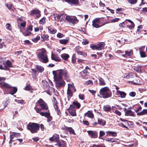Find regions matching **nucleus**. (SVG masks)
I'll use <instances>...</instances> for the list:
<instances>
[{
	"label": "nucleus",
	"instance_id": "20",
	"mask_svg": "<svg viewBox=\"0 0 147 147\" xmlns=\"http://www.w3.org/2000/svg\"><path fill=\"white\" fill-rule=\"evenodd\" d=\"M117 93L119 94L120 95L121 98H124L125 97L126 95V94L124 92L121 91L119 90H117L116 91Z\"/></svg>",
	"mask_w": 147,
	"mask_h": 147
},
{
	"label": "nucleus",
	"instance_id": "50",
	"mask_svg": "<svg viewBox=\"0 0 147 147\" xmlns=\"http://www.w3.org/2000/svg\"><path fill=\"white\" fill-rule=\"evenodd\" d=\"M73 104L76 106L78 109H79L80 106V105L79 103L77 102H73Z\"/></svg>",
	"mask_w": 147,
	"mask_h": 147
},
{
	"label": "nucleus",
	"instance_id": "58",
	"mask_svg": "<svg viewBox=\"0 0 147 147\" xmlns=\"http://www.w3.org/2000/svg\"><path fill=\"white\" fill-rule=\"evenodd\" d=\"M20 26L24 28L25 27L26 24V22L25 21H23L22 22L20 23Z\"/></svg>",
	"mask_w": 147,
	"mask_h": 147
},
{
	"label": "nucleus",
	"instance_id": "51",
	"mask_svg": "<svg viewBox=\"0 0 147 147\" xmlns=\"http://www.w3.org/2000/svg\"><path fill=\"white\" fill-rule=\"evenodd\" d=\"M120 19L119 18H113L110 21V22L111 23H113V22H118L119 20Z\"/></svg>",
	"mask_w": 147,
	"mask_h": 147
},
{
	"label": "nucleus",
	"instance_id": "3",
	"mask_svg": "<svg viewBox=\"0 0 147 147\" xmlns=\"http://www.w3.org/2000/svg\"><path fill=\"white\" fill-rule=\"evenodd\" d=\"M99 93L104 98H108L111 96V93L109 87H107L101 88L100 90Z\"/></svg>",
	"mask_w": 147,
	"mask_h": 147
},
{
	"label": "nucleus",
	"instance_id": "61",
	"mask_svg": "<svg viewBox=\"0 0 147 147\" xmlns=\"http://www.w3.org/2000/svg\"><path fill=\"white\" fill-rule=\"evenodd\" d=\"M15 101L16 102H18L19 103L22 104L24 102V101L23 100H19L18 99H15Z\"/></svg>",
	"mask_w": 147,
	"mask_h": 147
},
{
	"label": "nucleus",
	"instance_id": "46",
	"mask_svg": "<svg viewBox=\"0 0 147 147\" xmlns=\"http://www.w3.org/2000/svg\"><path fill=\"white\" fill-rule=\"evenodd\" d=\"M6 27L7 30L9 31L11 30V25L9 23H7L6 25Z\"/></svg>",
	"mask_w": 147,
	"mask_h": 147
},
{
	"label": "nucleus",
	"instance_id": "41",
	"mask_svg": "<svg viewBox=\"0 0 147 147\" xmlns=\"http://www.w3.org/2000/svg\"><path fill=\"white\" fill-rule=\"evenodd\" d=\"M67 94L68 96L71 97L73 94V92L70 89L67 88Z\"/></svg>",
	"mask_w": 147,
	"mask_h": 147
},
{
	"label": "nucleus",
	"instance_id": "31",
	"mask_svg": "<svg viewBox=\"0 0 147 147\" xmlns=\"http://www.w3.org/2000/svg\"><path fill=\"white\" fill-rule=\"evenodd\" d=\"M77 53L78 55H81L85 57H86L87 55L86 53L81 51H77Z\"/></svg>",
	"mask_w": 147,
	"mask_h": 147
},
{
	"label": "nucleus",
	"instance_id": "29",
	"mask_svg": "<svg viewBox=\"0 0 147 147\" xmlns=\"http://www.w3.org/2000/svg\"><path fill=\"white\" fill-rule=\"evenodd\" d=\"M103 108L104 111H109L111 109V107L109 105H104Z\"/></svg>",
	"mask_w": 147,
	"mask_h": 147
},
{
	"label": "nucleus",
	"instance_id": "53",
	"mask_svg": "<svg viewBox=\"0 0 147 147\" xmlns=\"http://www.w3.org/2000/svg\"><path fill=\"white\" fill-rule=\"evenodd\" d=\"M76 55L75 54H74L72 56V62L74 63L76 62Z\"/></svg>",
	"mask_w": 147,
	"mask_h": 147
},
{
	"label": "nucleus",
	"instance_id": "60",
	"mask_svg": "<svg viewBox=\"0 0 147 147\" xmlns=\"http://www.w3.org/2000/svg\"><path fill=\"white\" fill-rule=\"evenodd\" d=\"M6 47V45L5 44L4 42L0 43V49H1L3 48H5Z\"/></svg>",
	"mask_w": 147,
	"mask_h": 147
},
{
	"label": "nucleus",
	"instance_id": "45",
	"mask_svg": "<svg viewBox=\"0 0 147 147\" xmlns=\"http://www.w3.org/2000/svg\"><path fill=\"white\" fill-rule=\"evenodd\" d=\"M23 34L24 36H27L30 35L31 32L27 30L25 32H23Z\"/></svg>",
	"mask_w": 147,
	"mask_h": 147
},
{
	"label": "nucleus",
	"instance_id": "55",
	"mask_svg": "<svg viewBox=\"0 0 147 147\" xmlns=\"http://www.w3.org/2000/svg\"><path fill=\"white\" fill-rule=\"evenodd\" d=\"M72 17H71L69 16H67L65 19L68 22H71Z\"/></svg>",
	"mask_w": 147,
	"mask_h": 147
},
{
	"label": "nucleus",
	"instance_id": "23",
	"mask_svg": "<svg viewBox=\"0 0 147 147\" xmlns=\"http://www.w3.org/2000/svg\"><path fill=\"white\" fill-rule=\"evenodd\" d=\"M4 65L5 67L7 70L8 67H10L11 66V63L9 61L7 60L4 62Z\"/></svg>",
	"mask_w": 147,
	"mask_h": 147
},
{
	"label": "nucleus",
	"instance_id": "52",
	"mask_svg": "<svg viewBox=\"0 0 147 147\" xmlns=\"http://www.w3.org/2000/svg\"><path fill=\"white\" fill-rule=\"evenodd\" d=\"M54 99H55V101H54V107L55 110H57L59 109H58V106H57V105L56 104V103H57V102L55 98H54Z\"/></svg>",
	"mask_w": 147,
	"mask_h": 147
},
{
	"label": "nucleus",
	"instance_id": "22",
	"mask_svg": "<svg viewBox=\"0 0 147 147\" xmlns=\"http://www.w3.org/2000/svg\"><path fill=\"white\" fill-rule=\"evenodd\" d=\"M126 20H127L131 24V25H127V27L129 28L130 29H131L132 28H134L135 26V24L133 22H132L131 20L129 19Z\"/></svg>",
	"mask_w": 147,
	"mask_h": 147
},
{
	"label": "nucleus",
	"instance_id": "57",
	"mask_svg": "<svg viewBox=\"0 0 147 147\" xmlns=\"http://www.w3.org/2000/svg\"><path fill=\"white\" fill-rule=\"evenodd\" d=\"M105 133L104 131H100L99 132V138H100V137H101L105 135Z\"/></svg>",
	"mask_w": 147,
	"mask_h": 147
},
{
	"label": "nucleus",
	"instance_id": "15",
	"mask_svg": "<svg viewBox=\"0 0 147 147\" xmlns=\"http://www.w3.org/2000/svg\"><path fill=\"white\" fill-rule=\"evenodd\" d=\"M65 1L69 4H78L79 3V0H65Z\"/></svg>",
	"mask_w": 147,
	"mask_h": 147
},
{
	"label": "nucleus",
	"instance_id": "16",
	"mask_svg": "<svg viewBox=\"0 0 147 147\" xmlns=\"http://www.w3.org/2000/svg\"><path fill=\"white\" fill-rule=\"evenodd\" d=\"M72 106L71 105H70V107L68 109L69 110V113L71 115L73 116H76V114L75 109H74L73 110H71Z\"/></svg>",
	"mask_w": 147,
	"mask_h": 147
},
{
	"label": "nucleus",
	"instance_id": "32",
	"mask_svg": "<svg viewBox=\"0 0 147 147\" xmlns=\"http://www.w3.org/2000/svg\"><path fill=\"white\" fill-rule=\"evenodd\" d=\"M69 41L68 39H61L59 40V42L63 45H65Z\"/></svg>",
	"mask_w": 147,
	"mask_h": 147
},
{
	"label": "nucleus",
	"instance_id": "21",
	"mask_svg": "<svg viewBox=\"0 0 147 147\" xmlns=\"http://www.w3.org/2000/svg\"><path fill=\"white\" fill-rule=\"evenodd\" d=\"M10 93L12 95H13L15 94L17 91V88L14 87L13 88H10Z\"/></svg>",
	"mask_w": 147,
	"mask_h": 147
},
{
	"label": "nucleus",
	"instance_id": "27",
	"mask_svg": "<svg viewBox=\"0 0 147 147\" xmlns=\"http://www.w3.org/2000/svg\"><path fill=\"white\" fill-rule=\"evenodd\" d=\"M6 5L9 10L10 11H13L14 6L12 4L8 3L6 4Z\"/></svg>",
	"mask_w": 147,
	"mask_h": 147
},
{
	"label": "nucleus",
	"instance_id": "28",
	"mask_svg": "<svg viewBox=\"0 0 147 147\" xmlns=\"http://www.w3.org/2000/svg\"><path fill=\"white\" fill-rule=\"evenodd\" d=\"M98 123L100 125L104 126L106 124V121L101 119H98Z\"/></svg>",
	"mask_w": 147,
	"mask_h": 147
},
{
	"label": "nucleus",
	"instance_id": "6",
	"mask_svg": "<svg viewBox=\"0 0 147 147\" xmlns=\"http://www.w3.org/2000/svg\"><path fill=\"white\" fill-rule=\"evenodd\" d=\"M42 110H46L48 109V107L46 104L42 99H40L37 101Z\"/></svg>",
	"mask_w": 147,
	"mask_h": 147
},
{
	"label": "nucleus",
	"instance_id": "33",
	"mask_svg": "<svg viewBox=\"0 0 147 147\" xmlns=\"http://www.w3.org/2000/svg\"><path fill=\"white\" fill-rule=\"evenodd\" d=\"M99 84L100 85H104L105 84V82L104 80L102 78L99 79Z\"/></svg>",
	"mask_w": 147,
	"mask_h": 147
},
{
	"label": "nucleus",
	"instance_id": "19",
	"mask_svg": "<svg viewBox=\"0 0 147 147\" xmlns=\"http://www.w3.org/2000/svg\"><path fill=\"white\" fill-rule=\"evenodd\" d=\"M48 30L49 32L52 34H55L57 32L56 30L52 28L50 26L48 27Z\"/></svg>",
	"mask_w": 147,
	"mask_h": 147
},
{
	"label": "nucleus",
	"instance_id": "44",
	"mask_svg": "<svg viewBox=\"0 0 147 147\" xmlns=\"http://www.w3.org/2000/svg\"><path fill=\"white\" fill-rule=\"evenodd\" d=\"M40 39V36H37L36 38H33L32 39V40L34 42H37Z\"/></svg>",
	"mask_w": 147,
	"mask_h": 147
},
{
	"label": "nucleus",
	"instance_id": "24",
	"mask_svg": "<svg viewBox=\"0 0 147 147\" xmlns=\"http://www.w3.org/2000/svg\"><path fill=\"white\" fill-rule=\"evenodd\" d=\"M36 68L41 73L43 72L44 70L43 67L38 65H37L36 66Z\"/></svg>",
	"mask_w": 147,
	"mask_h": 147
},
{
	"label": "nucleus",
	"instance_id": "7",
	"mask_svg": "<svg viewBox=\"0 0 147 147\" xmlns=\"http://www.w3.org/2000/svg\"><path fill=\"white\" fill-rule=\"evenodd\" d=\"M40 12V11L38 9H32L30 11V15L32 16L36 15V17L38 18L41 15Z\"/></svg>",
	"mask_w": 147,
	"mask_h": 147
},
{
	"label": "nucleus",
	"instance_id": "36",
	"mask_svg": "<svg viewBox=\"0 0 147 147\" xmlns=\"http://www.w3.org/2000/svg\"><path fill=\"white\" fill-rule=\"evenodd\" d=\"M67 131L69 132L70 134L74 135L75 134L74 130L71 127H68L67 128Z\"/></svg>",
	"mask_w": 147,
	"mask_h": 147
},
{
	"label": "nucleus",
	"instance_id": "10",
	"mask_svg": "<svg viewBox=\"0 0 147 147\" xmlns=\"http://www.w3.org/2000/svg\"><path fill=\"white\" fill-rule=\"evenodd\" d=\"M0 87L2 88L9 89L12 86L8 84L5 82H1L0 83Z\"/></svg>",
	"mask_w": 147,
	"mask_h": 147
},
{
	"label": "nucleus",
	"instance_id": "8",
	"mask_svg": "<svg viewBox=\"0 0 147 147\" xmlns=\"http://www.w3.org/2000/svg\"><path fill=\"white\" fill-rule=\"evenodd\" d=\"M40 115L43 116H45L47 118V121L49 122L52 119V117L51 116L49 112H41Z\"/></svg>",
	"mask_w": 147,
	"mask_h": 147
},
{
	"label": "nucleus",
	"instance_id": "18",
	"mask_svg": "<svg viewBox=\"0 0 147 147\" xmlns=\"http://www.w3.org/2000/svg\"><path fill=\"white\" fill-rule=\"evenodd\" d=\"M125 115L131 116H134V112L130 110L126 111L125 112Z\"/></svg>",
	"mask_w": 147,
	"mask_h": 147
},
{
	"label": "nucleus",
	"instance_id": "40",
	"mask_svg": "<svg viewBox=\"0 0 147 147\" xmlns=\"http://www.w3.org/2000/svg\"><path fill=\"white\" fill-rule=\"evenodd\" d=\"M135 75L134 73H130L126 76V78H132Z\"/></svg>",
	"mask_w": 147,
	"mask_h": 147
},
{
	"label": "nucleus",
	"instance_id": "42",
	"mask_svg": "<svg viewBox=\"0 0 147 147\" xmlns=\"http://www.w3.org/2000/svg\"><path fill=\"white\" fill-rule=\"evenodd\" d=\"M41 37L44 40H48V39L49 36L47 34H44L42 35L41 36Z\"/></svg>",
	"mask_w": 147,
	"mask_h": 147
},
{
	"label": "nucleus",
	"instance_id": "35",
	"mask_svg": "<svg viewBox=\"0 0 147 147\" xmlns=\"http://www.w3.org/2000/svg\"><path fill=\"white\" fill-rule=\"evenodd\" d=\"M78 21V20L77 19L76 17H72L71 22V23H72L73 24H76L77 23Z\"/></svg>",
	"mask_w": 147,
	"mask_h": 147
},
{
	"label": "nucleus",
	"instance_id": "11",
	"mask_svg": "<svg viewBox=\"0 0 147 147\" xmlns=\"http://www.w3.org/2000/svg\"><path fill=\"white\" fill-rule=\"evenodd\" d=\"M100 22V20L99 18H95L94 20L92 22V26L96 28H98L100 27V26L99 24Z\"/></svg>",
	"mask_w": 147,
	"mask_h": 147
},
{
	"label": "nucleus",
	"instance_id": "48",
	"mask_svg": "<svg viewBox=\"0 0 147 147\" xmlns=\"http://www.w3.org/2000/svg\"><path fill=\"white\" fill-rule=\"evenodd\" d=\"M128 3L131 4H134L137 2V0H127Z\"/></svg>",
	"mask_w": 147,
	"mask_h": 147
},
{
	"label": "nucleus",
	"instance_id": "39",
	"mask_svg": "<svg viewBox=\"0 0 147 147\" xmlns=\"http://www.w3.org/2000/svg\"><path fill=\"white\" fill-rule=\"evenodd\" d=\"M126 56H131L133 54V51L132 50H130L129 51H125Z\"/></svg>",
	"mask_w": 147,
	"mask_h": 147
},
{
	"label": "nucleus",
	"instance_id": "38",
	"mask_svg": "<svg viewBox=\"0 0 147 147\" xmlns=\"http://www.w3.org/2000/svg\"><path fill=\"white\" fill-rule=\"evenodd\" d=\"M138 29L136 31V33L139 34V33L141 32L143 30L142 29V25H140L138 26Z\"/></svg>",
	"mask_w": 147,
	"mask_h": 147
},
{
	"label": "nucleus",
	"instance_id": "43",
	"mask_svg": "<svg viewBox=\"0 0 147 147\" xmlns=\"http://www.w3.org/2000/svg\"><path fill=\"white\" fill-rule=\"evenodd\" d=\"M45 18L43 17L42 19L39 21V23L40 24H44L45 23Z\"/></svg>",
	"mask_w": 147,
	"mask_h": 147
},
{
	"label": "nucleus",
	"instance_id": "4",
	"mask_svg": "<svg viewBox=\"0 0 147 147\" xmlns=\"http://www.w3.org/2000/svg\"><path fill=\"white\" fill-rule=\"evenodd\" d=\"M39 124L35 123H30L27 126V129L32 133L37 132V130L39 129Z\"/></svg>",
	"mask_w": 147,
	"mask_h": 147
},
{
	"label": "nucleus",
	"instance_id": "26",
	"mask_svg": "<svg viewBox=\"0 0 147 147\" xmlns=\"http://www.w3.org/2000/svg\"><path fill=\"white\" fill-rule=\"evenodd\" d=\"M145 114H147V109H144L140 112L137 113V115L138 116L142 115Z\"/></svg>",
	"mask_w": 147,
	"mask_h": 147
},
{
	"label": "nucleus",
	"instance_id": "56",
	"mask_svg": "<svg viewBox=\"0 0 147 147\" xmlns=\"http://www.w3.org/2000/svg\"><path fill=\"white\" fill-rule=\"evenodd\" d=\"M107 141L111 142H114L115 141V139L113 138H108L106 140Z\"/></svg>",
	"mask_w": 147,
	"mask_h": 147
},
{
	"label": "nucleus",
	"instance_id": "13",
	"mask_svg": "<svg viewBox=\"0 0 147 147\" xmlns=\"http://www.w3.org/2000/svg\"><path fill=\"white\" fill-rule=\"evenodd\" d=\"M55 145H57L59 147H66V143L65 141L63 140L61 141H59Z\"/></svg>",
	"mask_w": 147,
	"mask_h": 147
},
{
	"label": "nucleus",
	"instance_id": "30",
	"mask_svg": "<svg viewBox=\"0 0 147 147\" xmlns=\"http://www.w3.org/2000/svg\"><path fill=\"white\" fill-rule=\"evenodd\" d=\"M71 88H72L75 92L76 91V89L73 83L68 84V88H69V89H70Z\"/></svg>",
	"mask_w": 147,
	"mask_h": 147
},
{
	"label": "nucleus",
	"instance_id": "9",
	"mask_svg": "<svg viewBox=\"0 0 147 147\" xmlns=\"http://www.w3.org/2000/svg\"><path fill=\"white\" fill-rule=\"evenodd\" d=\"M49 140L51 142H57L59 141V135L56 134H54L52 137L49 138Z\"/></svg>",
	"mask_w": 147,
	"mask_h": 147
},
{
	"label": "nucleus",
	"instance_id": "59",
	"mask_svg": "<svg viewBox=\"0 0 147 147\" xmlns=\"http://www.w3.org/2000/svg\"><path fill=\"white\" fill-rule=\"evenodd\" d=\"M84 95L83 94H80L79 95V97L80 99L84 100L85 99Z\"/></svg>",
	"mask_w": 147,
	"mask_h": 147
},
{
	"label": "nucleus",
	"instance_id": "2",
	"mask_svg": "<svg viewBox=\"0 0 147 147\" xmlns=\"http://www.w3.org/2000/svg\"><path fill=\"white\" fill-rule=\"evenodd\" d=\"M40 52L38 55V57L40 61L44 63L48 61V59L47 54L46 50L44 48L38 50Z\"/></svg>",
	"mask_w": 147,
	"mask_h": 147
},
{
	"label": "nucleus",
	"instance_id": "34",
	"mask_svg": "<svg viewBox=\"0 0 147 147\" xmlns=\"http://www.w3.org/2000/svg\"><path fill=\"white\" fill-rule=\"evenodd\" d=\"M134 69L137 72H141L142 71L141 70V67L138 65L136 67H135Z\"/></svg>",
	"mask_w": 147,
	"mask_h": 147
},
{
	"label": "nucleus",
	"instance_id": "62",
	"mask_svg": "<svg viewBox=\"0 0 147 147\" xmlns=\"http://www.w3.org/2000/svg\"><path fill=\"white\" fill-rule=\"evenodd\" d=\"M33 26L32 25H30L28 26L27 30L28 31H31L32 30Z\"/></svg>",
	"mask_w": 147,
	"mask_h": 147
},
{
	"label": "nucleus",
	"instance_id": "37",
	"mask_svg": "<svg viewBox=\"0 0 147 147\" xmlns=\"http://www.w3.org/2000/svg\"><path fill=\"white\" fill-rule=\"evenodd\" d=\"M107 132L109 134L115 137L117 135V133L115 132H113L111 131H108Z\"/></svg>",
	"mask_w": 147,
	"mask_h": 147
},
{
	"label": "nucleus",
	"instance_id": "14",
	"mask_svg": "<svg viewBox=\"0 0 147 147\" xmlns=\"http://www.w3.org/2000/svg\"><path fill=\"white\" fill-rule=\"evenodd\" d=\"M51 58L52 60L56 61H59L60 60V58L57 55L53 54L52 53Z\"/></svg>",
	"mask_w": 147,
	"mask_h": 147
},
{
	"label": "nucleus",
	"instance_id": "63",
	"mask_svg": "<svg viewBox=\"0 0 147 147\" xmlns=\"http://www.w3.org/2000/svg\"><path fill=\"white\" fill-rule=\"evenodd\" d=\"M129 95L131 96L134 97L136 95V93L134 92H130L129 94Z\"/></svg>",
	"mask_w": 147,
	"mask_h": 147
},
{
	"label": "nucleus",
	"instance_id": "25",
	"mask_svg": "<svg viewBox=\"0 0 147 147\" xmlns=\"http://www.w3.org/2000/svg\"><path fill=\"white\" fill-rule=\"evenodd\" d=\"M61 56L62 59L65 61H66L69 57V55L66 53H63L61 54Z\"/></svg>",
	"mask_w": 147,
	"mask_h": 147
},
{
	"label": "nucleus",
	"instance_id": "5",
	"mask_svg": "<svg viewBox=\"0 0 147 147\" xmlns=\"http://www.w3.org/2000/svg\"><path fill=\"white\" fill-rule=\"evenodd\" d=\"M105 44L102 42H100L96 45L90 46V47L93 50H101L104 49Z\"/></svg>",
	"mask_w": 147,
	"mask_h": 147
},
{
	"label": "nucleus",
	"instance_id": "12",
	"mask_svg": "<svg viewBox=\"0 0 147 147\" xmlns=\"http://www.w3.org/2000/svg\"><path fill=\"white\" fill-rule=\"evenodd\" d=\"M89 136L91 138H96L97 136V133L95 131L91 130L87 131Z\"/></svg>",
	"mask_w": 147,
	"mask_h": 147
},
{
	"label": "nucleus",
	"instance_id": "54",
	"mask_svg": "<svg viewBox=\"0 0 147 147\" xmlns=\"http://www.w3.org/2000/svg\"><path fill=\"white\" fill-rule=\"evenodd\" d=\"M139 49L140 50V53L141 57H145L146 56H145V53L144 52L141 51V48H139Z\"/></svg>",
	"mask_w": 147,
	"mask_h": 147
},
{
	"label": "nucleus",
	"instance_id": "17",
	"mask_svg": "<svg viewBox=\"0 0 147 147\" xmlns=\"http://www.w3.org/2000/svg\"><path fill=\"white\" fill-rule=\"evenodd\" d=\"M84 115L91 119L93 118L94 117V115L90 111H88L87 113L84 114Z\"/></svg>",
	"mask_w": 147,
	"mask_h": 147
},
{
	"label": "nucleus",
	"instance_id": "64",
	"mask_svg": "<svg viewBox=\"0 0 147 147\" xmlns=\"http://www.w3.org/2000/svg\"><path fill=\"white\" fill-rule=\"evenodd\" d=\"M57 36L59 38H61L63 36V35L60 33H59L57 35Z\"/></svg>",
	"mask_w": 147,
	"mask_h": 147
},
{
	"label": "nucleus",
	"instance_id": "49",
	"mask_svg": "<svg viewBox=\"0 0 147 147\" xmlns=\"http://www.w3.org/2000/svg\"><path fill=\"white\" fill-rule=\"evenodd\" d=\"M32 89L31 86L30 84H28L26 87L24 88V89L26 90H29Z\"/></svg>",
	"mask_w": 147,
	"mask_h": 147
},
{
	"label": "nucleus",
	"instance_id": "1",
	"mask_svg": "<svg viewBox=\"0 0 147 147\" xmlns=\"http://www.w3.org/2000/svg\"><path fill=\"white\" fill-rule=\"evenodd\" d=\"M52 73L57 88L64 86L65 82L63 79V77L67 81L69 80V76L67 71L65 69H60L53 71Z\"/></svg>",
	"mask_w": 147,
	"mask_h": 147
},
{
	"label": "nucleus",
	"instance_id": "47",
	"mask_svg": "<svg viewBox=\"0 0 147 147\" xmlns=\"http://www.w3.org/2000/svg\"><path fill=\"white\" fill-rule=\"evenodd\" d=\"M63 15V14H61L59 15H58L56 16H55V18H56L58 21H59L60 20H61V17Z\"/></svg>",
	"mask_w": 147,
	"mask_h": 147
}]
</instances>
